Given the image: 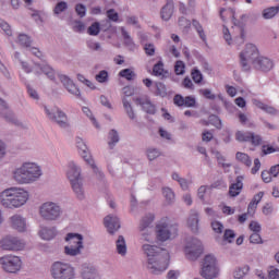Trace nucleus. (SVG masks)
I'll return each mask as SVG.
<instances>
[{
    "mask_svg": "<svg viewBox=\"0 0 279 279\" xmlns=\"http://www.w3.org/2000/svg\"><path fill=\"white\" fill-rule=\"evenodd\" d=\"M29 199V193L21 187H10L0 193V204L4 208H21Z\"/></svg>",
    "mask_w": 279,
    "mask_h": 279,
    "instance_id": "2",
    "label": "nucleus"
},
{
    "mask_svg": "<svg viewBox=\"0 0 279 279\" xmlns=\"http://www.w3.org/2000/svg\"><path fill=\"white\" fill-rule=\"evenodd\" d=\"M254 106H256V108H259V110H263L264 112H266L267 114H272V117H276V114H278V109H276L275 107H271L269 105L264 104L260 100H253Z\"/></svg>",
    "mask_w": 279,
    "mask_h": 279,
    "instance_id": "31",
    "label": "nucleus"
},
{
    "mask_svg": "<svg viewBox=\"0 0 279 279\" xmlns=\"http://www.w3.org/2000/svg\"><path fill=\"white\" fill-rule=\"evenodd\" d=\"M82 250H84V242L82 241L77 242V246L70 244L64 247L66 256H80V254H82Z\"/></svg>",
    "mask_w": 279,
    "mask_h": 279,
    "instance_id": "28",
    "label": "nucleus"
},
{
    "mask_svg": "<svg viewBox=\"0 0 279 279\" xmlns=\"http://www.w3.org/2000/svg\"><path fill=\"white\" fill-rule=\"evenodd\" d=\"M187 226L192 232H199V214L197 211H192L187 219Z\"/></svg>",
    "mask_w": 279,
    "mask_h": 279,
    "instance_id": "29",
    "label": "nucleus"
},
{
    "mask_svg": "<svg viewBox=\"0 0 279 279\" xmlns=\"http://www.w3.org/2000/svg\"><path fill=\"white\" fill-rule=\"evenodd\" d=\"M76 146L78 147L81 151V156L84 158L85 162H87V165L92 167L94 173L99 178H104V173L99 171V168H97V165H95V160L90 155H88V146H86V143H84V140L77 137Z\"/></svg>",
    "mask_w": 279,
    "mask_h": 279,
    "instance_id": "13",
    "label": "nucleus"
},
{
    "mask_svg": "<svg viewBox=\"0 0 279 279\" xmlns=\"http://www.w3.org/2000/svg\"><path fill=\"white\" fill-rule=\"evenodd\" d=\"M235 236H236V233H234V230L226 229L223 233V241H227V243H232Z\"/></svg>",
    "mask_w": 279,
    "mask_h": 279,
    "instance_id": "51",
    "label": "nucleus"
},
{
    "mask_svg": "<svg viewBox=\"0 0 279 279\" xmlns=\"http://www.w3.org/2000/svg\"><path fill=\"white\" fill-rule=\"evenodd\" d=\"M1 247L2 250H7L9 252H19L25 247V243H23V241L16 236L9 235L2 239Z\"/></svg>",
    "mask_w": 279,
    "mask_h": 279,
    "instance_id": "15",
    "label": "nucleus"
},
{
    "mask_svg": "<svg viewBox=\"0 0 279 279\" xmlns=\"http://www.w3.org/2000/svg\"><path fill=\"white\" fill-rule=\"evenodd\" d=\"M39 215L45 221H58L62 217V207L54 202H46L39 207Z\"/></svg>",
    "mask_w": 279,
    "mask_h": 279,
    "instance_id": "6",
    "label": "nucleus"
},
{
    "mask_svg": "<svg viewBox=\"0 0 279 279\" xmlns=\"http://www.w3.org/2000/svg\"><path fill=\"white\" fill-rule=\"evenodd\" d=\"M241 191H243V177L239 175L235 180V183L230 185L229 195L231 197H238V195H241Z\"/></svg>",
    "mask_w": 279,
    "mask_h": 279,
    "instance_id": "26",
    "label": "nucleus"
},
{
    "mask_svg": "<svg viewBox=\"0 0 279 279\" xmlns=\"http://www.w3.org/2000/svg\"><path fill=\"white\" fill-rule=\"evenodd\" d=\"M230 14H232V23L234 27L240 29V37L238 38L239 45H243L245 43V22L243 20H236L234 17V11L232 9H229Z\"/></svg>",
    "mask_w": 279,
    "mask_h": 279,
    "instance_id": "21",
    "label": "nucleus"
},
{
    "mask_svg": "<svg viewBox=\"0 0 279 279\" xmlns=\"http://www.w3.org/2000/svg\"><path fill=\"white\" fill-rule=\"evenodd\" d=\"M259 56L260 52L254 44H246L243 51L240 52V66L242 71L246 73L252 71V66H254Z\"/></svg>",
    "mask_w": 279,
    "mask_h": 279,
    "instance_id": "4",
    "label": "nucleus"
},
{
    "mask_svg": "<svg viewBox=\"0 0 279 279\" xmlns=\"http://www.w3.org/2000/svg\"><path fill=\"white\" fill-rule=\"evenodd\" d=\"M69 10V4L64 1L58 2L53 9V14L58 16L59 14H62V12H66Z\"/></svg>",
    "mask_w": 279,
    "mask_h": 279,
    "instance_id": "45",
    "label": "nucleus"
},
{
    "mask_svg": "<svg viewBox=\"0 0 279 279\" xmlns=\"http://www.w3.org/2000/svg\"><path fill=\"white\" fill-rule=\"evenodd\" d=\"M50 274L53 279H74L75 268L69 263L54 262L51 265Z\"/></svg>",
    "mask_w": 279,
    "mask_h": 279,
    "instance_id": "5",
    "label": "nucleus"
},
{
    "mask_svg": "<svg viewBox=\"0 0 279 279\" xmlns=\"http://www.w3.org/2000/svg\"><path fill=\"white\" fill-rule=\"evenodd\" d=\"M35 74L40 75L44 73V75H47L48 80H56V72L51 66L48 64H40V63H35L34 68Z\"/></svg>",
    "mask_w": 279,
    "mask_h": 279,
    "instance_id": "22",
    "label": "nucleus"
},
{
    "mask_svg": "<svg viewBox=\"0 0 279 279\" xmlns=\"http://www.w3.org/2000/svg\"><path fill=\"white\" fill-rule=\"evenodd\" d=\"M211 228L216 234H221V232H223V225L219 221H213Z\"/></svg>",
    "mask_w": 279,
    "mask_h": 279,
    "instance_id": "60",
    "label": "nucleus"
},
{
    "mask_svg": "<svg viewBox=\"0 0 279 279\" xmlns=\"http://www.w3.org/2000/svg\"><path fill=\"white\" fill-rule=\"evenodd\" d=\"M146 156L148 160H156V158H160V149L155 148V147H148L146 149Z\"/></svg>",
    "mask_w": 279,
    "mask_h": 279,
    "instance_id": "43",
    "label": "nucleus"
},
{
    "mask_svg": "<svg viewBox=\"0 0 279 279\" xmlns=\"http://www.w3.org/2000/svg\"><path fill=\"white\" fill-rule=\"evenodd\" d=\"M191 76L195 84H202V82L204 81V75L198 69H193L191 72Z\"/></svg>",
    "mask_w": 279,
    "mask_h": 279,
    "instance_id": "48",
    "label": "nucleus"
},
{
    "mask_svg": "<svg viewBox=\"0 0 279 279\" xmlns=\"http://www.w3.org/2000/svg\"><path fill=\"white\" fill-rule=\"evenodd\" d=\"M235 160H238L242 165H245V167H252V158L245 153L238 151L235 154Z\"/></svg>",
    "mask_w": 279,
    "mask_h": 279,
    "instance_id": "37",
    "label": "nucleus"
},
{
    "mask_svg": "<svg viewBox=\"0 0 279 279\" xmlns=\"http://www.w3.org/2000/svg\"><path fill=\"white\" fill-rule=\"evenodd\" d=\"M184 99H185V97L180 94L174 95V97H173L174 106L182 108L184 106Z\"/></svg>",
    "mask_w": 279,
    "mask_h": 279,
    "instance_id": "59",
    "label": "nucleus"
},
{
    "mask_svg": "<svg viewBox=\"0 0 279 279\" xmlns=\"http://www.w3.org/2000/svg\"><path fill=\"white\" fill-rule=\"evenodd\" d=\"M2 118L7 123H11L12 125H16V128H25L23 122L16 118V114L13 113L12 110H8L7 112L2 113Z\"/></svg>",
    "mask_w": 279,
    "mask_h": 279,
    "instance_id": "27",
    "label": "nucleus"
},
{
    "mask_svg": "<svg viewBox=\"0 0 279 279\" xmlns=\"http://www.w3.org/2000/svg\"><path fill=\"white\" fill-rule=\"evenodd\" d=\"M278 13H279V5L269 7L263 10L262 16L263 19L269 20V19H274Z\"/></svg>",
    "mask_w": 279,
    "mask_h": 279,
    "instance_id": "38",
    "label": "nucleus"
},
{
    "mask_svg": "<svg viewBox=\"0 0 279 279\" xmlns=\"http://www.w3.org/2000/svg\"><path fill=\"white\" fill-rule=\"evenodd\" d=\"M162 195L168 204H173V202H175V193L171 187H163Z\"/></svg>",
    "mask_w": 279,
    "mask_h": 279,
    "instance_id": "42",
    "label": "nucleus"
},
{
    "mask_svg": "<svg viewBox=\"0 0 279 279\" xmlns=\"http://www.w3.org/2000/svg\"><path fill=\"white\" fill-rule=\"evenodd\" d=\"M171 256L168 257H159L157 259L149 258L146 259L145 267L151 276H160L169 269V260Z\"/></svg>",
    "mask_w": 279,
    "mask_h": 279,
    "instance_id": "8",
    "label": "nucleus"
},
{
    "mask_svg": "<svg viewBox=\"0 0 279 279\" xmlns=\"http://www.w3.org/2000/svg\"><path fill=\"white\" fill-rule=\"evenodd\" d=\"M184 69H186V65L183 63V61L175 62L174 72L177 75H184Z\"/></svg>",
    "mask_w": 279,
    "mask_h": 279,
    "instance_id": "54",
    "label": "nucleus"
},
{
    "mask_svg": "<svg viewBox=\"0 0 279 279\" xmlns=\"http://www.w3.org/2000/svg\"><path fill=\"white\" fill-rule=\"evenodd\" d=\"M107 17L109 19V21L117 23L119 21V13H117V11H114V9H109L107 11Z\"/></svg>",
    "mask_w": 279,
    "mask_h": 279,
    "instance_id": "57",
    "label": "nucleus"
},
{
    "mask_svg": "<svg viewBox=\"0 0 279 279\" xmlns=\"http://www.w3.org/2000/svg\"><path fill=\"white\" fill-rule=\"evenodd\" d=\"M75 12L81 19H84L86 16V7L84 4H76Z\"/></svg>",
    "mask_w": 279,
    "mask_h": 279,
    "instance_id": "61",
    "label": "nucleus"
},
{
    "mask_svg": "<svg viewBox=\"0 0 279 279\" xmlns=\"http://www.w3.org/2000/svg\"><path fill=\"white\" fill-rule=\"evenodd\" d=\"M116 247L120 256H125V254H128V244L125 243V238L123 235L118 236Z\"/></svg>",
    "mask_w": 279,
    "mask_h": 279,
    "instance_id": "32",
    "label": "nucleus"
},
{
    "mask_svg": "<svg viewBox=\"0 0 279 279\" xmlns=\"http://www.w3.org/2000/svg\"><path fill=\"white\" fill-rule=\"evenodd\" d=\"M142 252L146 256V260H149V258H167L169 257V251L166 248H162L158 245H151V244H144L142 246Z\"/></svg>",
    "mask_w": 279,
    "mask_h": 279,
    "instance_id": "14",
    "label": "nucleus"
},
{
    "mask_svg": "<svg viewBox=\"0 0 279 279\" xmlns=\"http://www.w3.org/2000/svg\"><path fill=\"white\" fill-rule=\"evenodd\" d=\"M120 77H124V80H128V82H132L134 77H136V73L132 71V69H124L119 72Z\"/></svg>",
    "mask_w": 279,
    "mask_h": 279,
    "instance_id": "46",
    "label": "nucleus"
},
{
    "mask_svg": "<svg viewBox=\"0 0 279 279\" xmlns=\"http://www.w3.org/2000/svg\"><path fill=\"white\" fill-rule=\"evenodd\" d=\"M158 241H169L178 236V223L159 222L156 226Z\"/></svg>",
    "mask_w": 279,
    "mask_h": 279,
    "instance_id": "9",
    "label": "nucleus"
},
{
    "mask_svg": "<svg viewBox=\"0 0 279 279\" xmlns=\"http://www.w3.org/2000/svg\"><path fill=\"white\" fill-rule=\"evenodd\" d=\"M201 276L206 279H215L219 276V267L215 255H206L204 257Z\"/></svg>",
    "mask_w": 279,
    "mask_h": 279,
    "instance_id": "10",
    "label": "nucleus"
},
{
    "mask_svg": "<svg viewBox=\"0 0 279 279\" xmlns=\"http://www.w3.org/2000/svg\"><path fill=\"white\" fill-rule=\"evenodd\" d=\"M173 10H175L173 0H167L160 12L162 21H169L173 16Z\"/></svg>",
    "mask_w": 279,
    "mask_h": 279,
    "instance_id": "24",
    "label": "nucleus"
},
{
    "mask_svg": "<svg viewBox=\"0 0 279 279\" xmlns=\"http://www.w3.org/2000/svg\"><path fill=\"white\" fill-rule=\"evenodd\" d=\"M250 243H253V244L263 243V238H260V234L258 232H255L251 234Z\"/></svg>",
    "mask_w": 279,
    "mask_h": 279,
    "instance_id": "64",
    "label": "nucleus"
},
{
    "mask_svg": "<svg viewBox=\"0 0 279 279\" xmlns=\"http://www.w3.org/2000/svg\"><path fill=\"white\" fill-rule=\"evenodd\" d=\"M96 82H99V84H106L109 80L108 71L101 70L98 74L95 76Z\"/></svg>",
    "mask_w": 279,
    "mask_h": 279,
    "instance_id": "49",
    "label": "nucleus"
},
{
    "mask_svg": "<svg viewBox=\"0 0 279 279\" xmlns=\"http://www.w3.org/2000/svg\"><path fill=\"white\" fill-rule=\"evenodd\" d=\"M235 140L239 141V143H250V141H252V132L238 131L235 133Z\"/></svg>",
    "mask_w": 279,
    "mask_h": 279,
    "instance_id": "40",
    "label": "nucleus"
},
{
    "mask_svg": "<svg viewBox=\"0 0 279 279\" xmlns=\"http://www.w3.org/2000/svg\"><path fill=\"white\" fill-rule=\"evenodd\" d=\"M11 226L14 230H17V232H25V230H27V222L21 215L11 217Z\"/></svg>",
    "mask_w": 279,
    "mask_h": 279,
    "instance_id": "23",
    "label": "nucleus"
},
{
    "mask_svg": "<svg viewBox=\"0 0 279 279\" xmlns=\"http://www.w3.org/2000/svg\"><path fill=\"white\" fill-rule=\"evenodd\" d=\"M13 178L19 184H32L43 178V168L32 161H26L13 172Z\"/></svg>",
    "mask_w": 279,
    "mask_h": 279,
    "instance_id": "1",
    "label": "nucleus"
},
{
    "mask_svg": "<svg viewBox=\"0 0 279 279\" xmlns=\"http://www.w3.org/2000/svg\"><path fill=\"white\" fill-rule=\"evenodd\" d=\"M121 34L124 39L125 47L133 50L136 47V45L134 44V39H132V36H130V33L125 31V27H121Z\"/></svg>",
    "mask_w": 279,
    "mask_h": 279,
    "instance_id": "35",
    "label": "nucleus"
},
{
    "mask_svg": "<svg viewBox=\"0 0 279 279\" xmlns=\"http://www.w3.org/2000/svg\"><path fill=\"white\" fill-rule=\"evenodd\" d=\"M60 82L63 84L64 88L70 93V95H73L76 97V99H82V92H80V87H76L75 83L69 76L66 75H60Z\"/></svg>",
    "mask_w": 279,
    "mask_h": 279,
    "instance_id": "17",
    "label": "nucleus"
},
{
    "mask_svg": "<svg viewBox=\"0 0 279 279\" xmlns=\"http://www.w3.org/2000/svg\"><path fill=\"white\" fill-rule=\"evenodd\" d=\"M192 25H193L194 29H196L201 40H203V43H206V33L204 32V26H202L199 21L192 20Z\"/></svg>",
    "mask_w": 279,
    "mask_h": 279,
    "instance_id": "39",
    "label": "nucleus"
},
{
    "mask_svg": "<svg viewBox=\"0 0 279 279\" xmlns=\"http://www.w3.org/2000/svg\"><path fill=\"white\" fill-rule=\"evenodd\" d=\"M195 104H197V101L195 100V97L193 96H186L184 99V107L185 108H195Z\"/></svg>",
    "mask_w": 279,
    "mask_h": 279,
    "instance_id": "58",
    "label": "nucleus"
},
{
    "mask_svg": "<svg viewBox=\"0 0 279 279\" xmlns=\"http://www.w3.org/2000/svg\"><path fill=\"white\" fill-rule=\"evenodd\" d=\"M142 241H151L153 229L140 230Z\"/></svg>",
    "mask_w": 279,
    "mask_h": 279,
    "instance_id": "56",
    "label": "nucleus"
},
{
    "mask_svg": "<svg viewBox=\"0 0 279 279\" xmlns=\"http://www.w3.org/2000/svg\"><path fill=\"white\" fill-rule=\"evenodd\" d=\"M262 151L264 156H267L269 154H275V151H279V147L274 148V146L264 145Z\"/></svg>",
    "mask_w": 279,
    "mask_h": 279,
    "instance_id": "63",
    "label": "nucleus"
},
{
    "mask_svg": "<svg viewBox=\"0 0 279 279\" xmlns=\"http://www.w3.org/2000/svg\"><path fill=\"white\" fill-rule=\"evenodd\" d=\"M204 252V247L202 246V241L197 238H192L187 240L185 245V256L189 260H197L202 253Z\"/></svg>",
    "mask_w": 279,
    "mask_h": 279,
    "instance_id": "12",
    "label": "nucleus"
},
{
    "mask_svg": "<svg viewBox=\"0 0 279 279\" xmlns=\"http://www.w3.org/2000/svg\"><path fill=\"white\" fill-rule=\"evenodd\" d=\"M123 108L129 117V119H136V113H134V108L132 107V104L130 100H128V97L122 98Z\"/></svg>",
    "mask_w": 279,
    "mask_h": 279,
    "instance_id": "36",
    "label": "nucleus"
},
{
    "mask_svg": "<svg viewBox=\"0 0 279 279\" xmlns=\"http://www.w3.org/2000/svg\"><path fill=\"white\" fill-rule=\"evenodd\" d=\"M45 113L48 119L56 123L62 130H69L71 128V122H69V116L62 109L54 107L53 109H49L48 107L44 108Z\"/></svg>",
    "mask_w": 279,
    "mask_h": 279,
    "instance_id": "7",
    "label": "nucleus"
},
{
    "mask_svg": "<svg viewBox=\"0 0 279 279\" xmlns=\"http://www.w3.org/2000/svg\"><path fill=\"white\" fill-rule=\"evenodd\" d=\"M58 234V229L56 227H41L39 230V236L44 241H51V239H56V235Z\"/></svg>",
    "mask_w": 279,
    "mask_h": 279,
    "instance_id": "25",
    "label": "nucleus"
},
{
    "mask_svg": "<svg viewBox=\"0 0 279 279\" xmlns=\"http://www.w3.org/2000/svg\"><path fill=\"white\" fill-rule=\"evenodd\" d=\"M66 178L75 197L80 201L86 197L84 191V179L82 178V168L74 161L68 163Z\"/></svg>",
    "mask_w": 279,
    "mask_h": 279,
    "instance_id": "3",
    "label": "nucleus"
},
{
    "mask_svg": "<svg viewBox=\"0 0 279 279\" xmlns=\"http://www.w3.org/2000/svg\"><path fill=\"white\" fill-rule=\"evenodd\" d=\"M253 69H256V71H264L267 73L271 69H274V61H271L267 57H258L255 61V64H253Z\"/></svg>",
    "mask_w": 279,
    "mask_h": 279,
    "instance_id": "19",
    "label": "nucleus"
},
{
    "mask_svg": "<svg viewBox=\"0 0 279 279\" xmlns=\"http://www.w3.org/2000/svg\"><path fill=\"white\" fill-rule=\"evenodd\" d=\"M153 73L157 77H159L160 75H162V73H165V64L162 63V61H159L157 64L154 65Z\"/></svg>",
    "mask_w": 279,
    "mask_h": 279,
    "instance_id": "52",
    "label": "nucleus"
},
{
    "mask_svg": "<svg viewBox=\"0 0 279 279\" xmlns=\"http://www.w3.org/2000/svg\"><path fill=\"white\" fill-rule=\"evenodd\" d=\"M65 241L70 243V245L77 246V243H84V236L80 233H68L65 236Z\"/></svg>",
    "mask_w": 279,
    "mask_h": 279,
    "instance_id": "34",
    "label": "nucleus"
},
{
    "mask_svg": "<svg viewBox=\"0 0 279 279\" xmlns=\"http://www.w3.org/2000/svg\"><path fill=\"white\" fill-rule=\"evenodd\" d=\"M108 138H109L108 145L110 149H113L114 145H117V143H119L120 141L119 132H117V130H111L109 132Z\"/></svg>",
    "mask_w": 279,
    "mask_h": 279,
    "instance_id": "41",
    "label": "nucleus"
},
{
    "mask_svg": "<svg viewBox=\"0 0 279 279\" xmlns=\"http://www.w3.org/2000/svg\"><path fill=\"white\" fill-rule=\"evenodd\" d=\"M0 265L7 274H17V271H21L23 263L19 256L5 255L0 258Z\"/></svg>",
    "mask_w": 279,
    "mask_h": 279,
    "instance_id": "11",
    "label": "nucleus"
},
{
    "mask_svg": "<svg viewBox=\"0 0 279 279\" xmlns=\"http://www.w3.org/2000/svg\"><path fill=\"white\" fill-rule=\"evenodd\" d=\"M133 101L135 106H141L142 110L146 112L147 114H156V105L151 102V99H149V96H138L133 97Z\"/></svg>",
    "mask_w": 279,
    "mask_h": 279,
    "instance_id": "16",
    "label": "nucleus"
},
{
    "mask_svg": "<svg viewBox=\"0 0 279 279\" xmlns=\"http://www.w3.org/2000/svg\"><path fill=\"white\" fill-rule=\"evenodd\" d=\"M87 47L92 51H101V44L97 41H93V40L87 41Z\"/></svg>",
    "mask_w": 279,
    "mask_h": 279,
    "instance_id": "62",
    "label": "nucleus"
},
{
    "mask_svg": "<svg viewBox=\"0 0 279 279\" xmlns=\"http://www.w3.org/2000/svg\"><path fill=\"white\" fill-rule=\"evenodd\" d=\"M154 219H156L154 214L144 216L140 222V230H154V226L151 225L154 223Z\"/></svg>",
    "mask_w": 279,
    "mask_h": 279,
    "instance_id": "30",
    "label": "nucleus"
},
{
    "mask_svg": "<svg viewBox=\"0 0 279 279\" xmlns=\"http://www.w3.org/2000/svg\"><path fill=\"white\" fill-rule=\"evenodd\" d=\"M81 278L83 279H101L99 271L92 265L84 264L81 268Z\"/></svg>",
    "mask_w": 279,
    "mask_h": 279,
    "instance_id": "20",
    "label": "nucleus"
},
{
    "mask_svg": "<svg viewBox=\"0 0 279 279\" xmlns=\"http://www.w3.org/2000/svg\"><path fill=\"white\" fill-rule=\"evenodd\" d=\"M100 32H101V24H99V22H94L87 28V34H89V36H99Z\"/></svg>",
    "mask_w": 279,
    "mask_h": 279,
    "instance_id": "44",
    "label": "nucleus"
},
{
    "mask_svg": "<svg viewBox=\"0 0 279 279\" xmlns=\"http://www.w3.org/2000/svg\"><path fill=\"white\" fill-rule=\"evenodd\" d=\"M250 143L252 145H254V147H258V145L263 144V137L258 134H255L253 132H251V141Z\"/></svg>",
    "mask_w": 279,
    "mask_h": 279,
    "instance_id": "53",
    "label": "nucleus"
},
{
    "mask_svg": "<svg viewBox=\"0 0 279 279\" xmlns=\"http://www.w3.org/2000/svg\"><path fill=\"white\" fill-rule=\"evenodd\" d=\"M247 271H250V266H244V267H241V268H236L233 272V277L235 279L245 278V275L247 274Z\"/></svg>",
    "mask_w": 279,
    "mask_h": 279,
    "instance_id": "47",
    "label": "nucleus"
},
{
    "mask_svg": "<svg viewBox=\"0 0 279 279\" xmlns=\"http://www.w3.org/2000/svg\"><path fill=\"white\" fill-rule=\"evenodd\" d=\"M268 279H279V269L276 266L268 267Z\"/></svg>",
    "mask_w": 279,
    "mask_h": 279,
    "instance_id": "55",
    "label": "nucleus"
},
{
    "mask_svg": "<svg viewBox=\"0 0 279 279\" xmlns=\"http://www.w3.org/2000/svg\"><path fill=\"white\" fill-rule=\"evenodd\" d=\"M19 43L22 47H32V37L25 35V34H20Z\"/></svg>",
    "mask_w": 279,
    "mask_h": 279,
    "instance_id": "50",
    "label": "nucleus"
},
{
    "mask_svg": "<svg viewBox=\"0 0 279 279\" xmlns=\"http://www.w3.org/2000/svg\"><path fill=\"white\" fill-rule=\"evenodd\" d=\"M155 86H156V92H155L156 97H161L162 99H165V97H169V95H171V93L167 90V85H165V83L157 82L155 83Z\"/></svg>",
    "mask_w": 279,
    "mask_h": 279,
    "instance_id": "33",
    "label": "nucleus"
},
{
    "mask_svg": "<svg viewBox=\"0 0 279 279\" xmlns=\"http://www.w3.org/2000/svg\"><path fill=\"white\" fill-rule=\"evenodd\" d=\"M104 222L109 234H114V232L121 229V221L117 216L108 215L107 217H105Z\"/></svg>",
    "mask_w": 279,
    "mask_h": 279,
    "instance_id": "18",
    "label": "nucleus"
}]
</instances>
